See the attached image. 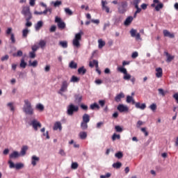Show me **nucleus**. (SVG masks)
I'll return each instance as SVG.
<instances>
[{"mask_svg":"<svg viewBox=\"0 0 178 178\" xmlns=\"http://www.w3.org/2000/svg\"><path fill=\"white\" fill-rule=\"evenodd\" d=\"M111 173L108 172L105 175H101L100 178H109L111 177Z\"/></svg>","mask_w":178,"mask_h":178,"instance_id":"69168bd1","label":"nucleus"},{"mask_svg":"<svg viewBox=\"0 0 178 178\" xmlns=\"http://www.w3.org/2000/svg\"><path fill=\"white\" fill-rule=\"evenodd\" d=\"M75 99L76 101H77V102H81V100L83 99V96L80 95H76Z\"/></svg>","mask_w":178,"mask_h":178,"instance_id":"09e8293b","label":"nucleus"},{"mask_svg":"<svg viewBox=\"0 0 178 178\" xmlns=\"http://www.w3.org/2000/svg\"><path fill=\"white\" fill-rule=\"evenodd\" d=\"M36 109H38L39 111H44V105H42L41 104H37Z\"/></svg>","mask_w":178,"mask_h":178,"instance_id":"603ef678","label":"nucleus"},{"mask_svg":"<svg viewBox=\"0 0 178 178\" xmlns=\"http://www.w3.org/2000/svg\"><path fill=\"white\" fill-rule=\"evenodd\" d=\"M164 37H168L169 38H175V33H171L169 31L165 29L163 31Z\"/></svg>","mask_w":178,"mask_h":178,"instance_id":"a211bd4d","label":"nucleus"},{"mask_svg":"<svg viewBox=\"0 0 178 178\" xmlns=\"http://www.w3.org/2000/svg\"><path fill=\"white\" fill-rule=\"evenodd\" d=\"M51 4L54 5V8H58V6H60V5H62V1L59 0H57L55 2L51 1Z\"/></svg>","mask_w":178,"mask_h":178,"instance_id":"72a5a7b5","label":"nucleus"},{"mask_svg":"<svg viewBox=\"0 0 178 178\" xmlns=\"http://www.w3.org/2000/svg\"><path fill=\"white\" fill-rule=\"evenodd\" d=\"M82 120L83 122L85 123H89L90 122V115L85 113L83 117H82Z\"/></svg>","mask_w":178,"mask_h":178,"instance_id":"393cba45","label":"nucleus"},{"mask_svg":"<svg viewBox=\"0 0 178 178\" xmlns=\"http://www.w3.org/2000/svg\"><path fill=\"white\" fill-rule=\"evenodd\" d=\"M122 22V19L120 18H116L115 19V22H114V24H115V26H119V24Z\"/></svg>","mask_w":178,"mask_h":178,"instance_id":"6e6d98bb","label":"nucleus"},{"mask_svg":"<svg viewBox=\"0 0 178 178\" xmlns=\"http://www.w3.org/2000/svg\"><path fill=\"white\" fill-rule=\"evenodd\" d=\"M140 2H141V0H134V6L137 8V6H138V3H140Z\"/></svg>","mask_w":178,"mask_h":178,"instance_id":"338daca9","label":"nucleus"},{"mask_svg":"<svg viewBox=\"0 0 178 178\" xmlns=\"http://www.w3.org/2000/svg\"><path fill=\"white\" fill-rule=\"evenodd\" d=\"M135 106L136 108H137V109H141L142 111H144V109L147 108V106L145 105V103L141 104L140 102H135Z\"/></svg>","mask_w":178,"mask_h":178,"instance_id":"4be33fe9","label":"nucleus"},{"mask_svg":"<svg viewBox=\"0 0 178 178\" xmlns=\"http://www.w3.org/2000/svg\"><path fill=\"white\" fill-rule=\"evenodd\" d=\"M38 65V62L37 60H34L33 63L29 61V66H33V67H37Z\"/></svg>","mask_w":178,"mask_h":178,"instance_id":"49530a36","label":"nucleus"},{"mask_svg":"<svg viewBox=\"0 0 178 178\" xmlns=\"http://www.w3.org/2000/svg\"><path fill=\"white\" fill-rule=\"evenodd\" d=\"M58 45L62 48H67V41H60Z\"/></svg>","mask_w":178,"mask_h":178,"instance_id":"f704fd0d","label":"nucleus"},{"mask_svg":"<svg viewBox=\"0 0 178 178\" xmlns=\"http://www.w3.org/2000/svg\"><path fill=\"white\" fill-rule=\"evenodd\" d=\"M27 149H29V146L27 145H24L22 146V147L21 148V151H20V156H24V155H26V152H27Z\"/></svg>","mask_w":178,"mask_h":178,"instance_id":"5701e85b","label":"nucleus"},{"mask_svg":"<svg viewBox=\"0 0 178 178\" xmlns=\"http://www.w3.org/2000/svg\"><path fill=\"white\" fill-rule=\"evenodd\" d=\"M64 10L66 15H69V16H72V15H73V11H72L69 8H65Z\"/></svg>","mask_w":178,"mask_h":178,"instance_id":"ea45409f","label":"nucleus"},{"mask_svg":"<svg viewBox=\"0 0 178 178\" xmlns=\"http://www.w3.org/2000/svg\"><path fill=\"white\" fill-rule=\"evenodd\" d=\"M7 106H8V108H10L11 112H15V106H13V103H12V102L8 103Z\"/></svg>","mask_w":178,"mask_h":178,"instance_id":"4c0bfd02","label":"nucleus"},{"mask_svg":"<svg viewBox=\"0 0 178 178\" xmlns=\"http://www.w3.org/2000/svg\"><path fill=\"white\" fill-rule=\"evenodd\" d=\"M138 56V52H137V51H134L131 54V58L132 59H136V58H137Z\"/></svg>","mask_w":178,"mask_h":178,"instance_id":"052dcab7","label":"nucleus"},{"mask_svg":"<svg viewBox=\"0 0 178 178\" xmlns=\"http://www.w3.org/2000/svg\"><path fill=\"white\" fill-rule=\"evenodd\" d=\"M53 130H59L60 131H62V123H60V122H56L54 123Z\"/></svg>","mask_w":178,"mask_h":178,"instance_id":"aec40b11","label":"nucleus"},{"mask_svg":"<svg viewBox=\"0 0 178 178\" xmlns=\"http://www.w3.org/2000/svg\"><path fill=\"white\" fill-rule=\"evenodd\" d=\"M55 22L57 23L58 29H61L62 30H63V29L66 27V24H65V22L62 21V19L58 17H56Z\"/></svg>","mask_w":178,"mask_h":178,"instance_id":"1a4fd4ad","label":"nucleus"},{"mask_svg":"<svg viewBox=\"0 0 178 178\" xmlns=\"http://www.w3.org/2000/svg\"><path fill=\"white\" fill-rule=\"evenodd\" d=\"M8 59H9V56L6 55V56H3V57H1V60L2 62H5V60H8Z\"/></svg>","mask_w":178,"mask_h":178,"instance_id":"e2e57ef3","label":"nucleus"},{"mask_svg":"<svg viewBox=\"0 0 178 178\" xmlns=\"http://www.w3.org/2000/svg\"><path fill=\"white\" fill-rule=\"evenodd\" d=\"M86 72H87V70L84 68V67H80L78 70L79 74H86Z\"/></svg>","mask_w":178,"mask_h":178,"instance_id":"a19ab883","label":"nucleus"},{"mask_svg":"<svg viewBox=\"0 0 178 178\" xmlns=\"http://www.w3.org/2000/svg\"><path fill=\"white\" fill-rule=\"evenodd\" d=\"M88 122H81V129L82 130H87L88 129Z\"/></svg>","mask_w":178,"mask_h":178,"instance_id":"c756f323","label":"nucleus"},{"mask_svg":"<svg viewBox=\"0 0 178 178\" xmlns=\"http://www.w3.org/2000/svg\"><path fill=\"white\" fill-rule=\"evenodd\" d=\"M26 23L25 24L26 27H31L33 26V23L30 22V20H26Z\"/></svg>","mask_w":178,"mask_h":178,"instance_id":"0e129e2a","label":"nucleus"},{"mask_svg":"<svg viewBox=\"0 0 178 178\" xmlns=\"http://www.w3.org/2000/svg\"><path fill=\"white\" fill-rule=\"evenodd\" d=\"M115 131H117V133H122V131H123V128H122V127L119 126V125H116L115 127Z\"/></svg>","mask_w":178,"mask_h":178,"instance_id":"a18cd8bd","label":"nucleus"},{"mask_svg":"<svg viewBox=\"0 0 178 178\" xmlns=\"http://www.w3.org/2000/svg\"><path fill=\"white\" fill-rule=\"evenodd\" d=\"M122 98H124V93L121 92L115 96V102H120V101H122Z\"/></svg>","mask_w":178,"mask_h":178,"instance_id":"6ab92c4d","label":"nucleus"},{"mask_svg":"<svg viewBox=\"0 0 178 178\" xmlns=\"http://www.w3.org/2000/svg\"><path fill=\"white\" fill-rule=\"evenodd\" d=\"M155 3H158V5L155 7ZM152 8H155L156 12H159L162 8H163V3H159V0H154L153 3L151 5Z\"/></svg>","mask_w":178,"mask_h":178,"instance_id":"9d476101","label":"nucleus"},{"mask_svg":"<svg viewBox=\"0 0 178 178\" xmlns=\"http://www.w3.org/2000/svg\"><path fill=\"white\" fill-rule=\"evenodd\" d=\"M81 35H83V31H80L75 34V36L72 40V45L74 48H80L81 44H80V41H81Z\"/></svg>","mask_w":178,"mask_h":178,"instance_id":"f03ea898","label":"nucleus"},{"mask_svg":"<svg viewBox=\"0 0 178 178\" xmlns=\"http://www.w3.org/2000/svg\"><path fill=\"white\" fill-rule=\"evenodd\" d=\"M75 112H79V106H75L73 104H70L67 107V115L68 116H73Z\"/></svg>","mask_w":178,"mask_h":178,"instance_id":"7ed1b4c3","label":"nucleus"},{"mask_svg":"<svg viewBox=\"0 0 178 178\" xmlns=\"http://www.w3.org/2000/svg\"><path fill=\"white\" fill-rule=\"evenodd\" d=\"M40 162V157L33 155L31 157V165H33V166H36L37 163Z\"/></svg>","mask_w":178,"mask_h":178,"instance_id":"4468645a","label":"nucleus"},{"mask_svg":"<svg viewBox=\"0 0 178 178\" xmlns=\"http://www.w3.org/2000/svg\"><path fill=\"white\" fill-rule=\"evenodd\" d=\"M29 56L31 59H34V58H35V51L29 52Z\"/></svg>","mask_w":178,"mask_h":178,"instance_id":"680f3d73","label":"nucleus"},{"mask_svg":"<svg viewBox=\"0 0 178 178\" xmlns=\"http://www.w3.org/2000/svg\"><path fill=\"white\" fill-rule=\"evenodd\" d=\"M149 108L151 109V111H153V112L156 111V104H152V105L149 106Z\"/></svg>","mask_w":178,"mask_h":178,"instance_id":"4d7b16f0","label":"nucleus"},{"mask_svg":"<svg viewBox=\"0 0 178 178\" xmlns=\"http://www.w3.org/2000/svg\"><path fill=\"white\" fill-rule=\"evenodd\" d=\"M144 124V122L141 121V120H138L136 123V127L138 129H140V127H141V126H143Z\"/></svg>","mask_w":178,"mask_h":178,"instance_id":"864d4df0","label":"nucleus"},{"mask_svg":"<svg viewBox=\"0 0 178 178\" xmlns=\"http://www.w3.org/2000/svg\"><path fill=\"white\" fill-rule=\"evenodd\" d=\"M22 15H24L26 20H31L33 16L31 15V12H30L29 6H24L21 12Z\"/></svg>","mask_w":178,"mask_h":178,"instance_id":"423d86ee","label":"nucleus"},{"mask_svg":"<svg viewBox=\"0 0 178 178\" xmlns=\"http://www.w3.org/2000/svg\"><path fill=\"white\" fill-rule=\"evenodd\" d=\"M77 168H79V163H77L76 162H74L72 163V165H71L72 169L76 170V169H77Z\"/></svg>","mask_w":178,"mask_h":178,"instance_id":"8fccbe9b","label":"nucleus"},{"mask_svg":"<svg viewBox=\"0 0 178 178\" xmlns=\"http://www.w3.org/2000/svg\"><path fill=\"white\" fill-rule=\"evenodd\" d=\"M163 74V72L162 70V68L161 67H157L156 68V77L158 79H161Z\"/></svg>","mask_w":178,"mask_h":178,"instance_id":"f3484780","label":"nucleus"},{"mask_svg":"<svg viewBox=\"0 0 178 178\" xmlns=\"http://www.w3.org/2000/svg\"><path fill=\"white\" fill-rule=\"evenodd\" d=\"M13 56H23V51L22 50H19L16 54H13Z\"/></svg>","mask_w":178,"mask_h":178,"instance_id":"13d9d810","label":"nucleus"},{"mask_svg":"<svg viewBox=\"0 0 178 178\" xmlns=\"http://www.w3.org/2000/svg\"><path fill=\"white\" fill-rule=\"evenodd\" d=\"M127 104H130V102H132L133 105H134V104H136V101H134V99H133V97H131V96L127 97Z\"/></svg>","mask_w":178,"mask_h":178,"instance_id":"2f4dec72","label":"nucleus"},{"mask_svg":"<svg viewBox=\"0 0 178 178\" xmlns=\"http://www.w3.org/2000/svg\"><path fill=\"white\" fill-rule=\"evenodd\" d=\"M24 106L22 108L23 112L26 115H29L30 116L34 115V108H33V106L31 105V102H29V99H24Z\"/></svg>","mask_w":178,"mask_h":178,"instance_id":"f257e3e1","label":"nucleus"},{"mask_svg":"<svg viewBox=\"0 0 178 178\" xmlns=\"http://www.w3.org/2000/svg\"><path fill=\"white\" fill-rule=\"evenodd\" d=\"M29 33H30V31L29 29L26 28L22 31V37L23 38H26L27 35H29Z\"/></svg>","mask_w":178,"mask_h":178,"instance_id":"c85d7f7f","label":"nucleus"},{"mask_svg":"<svg viewBox=\"0 0 178 178\" xmlns=\"http://www.w3.org/2000/svg\"><path fill=\"white\" fill-rule=\"evenodd\" d=\"M70 83L67 81H63L61 83L60 88L58 91V94L62 95L63 92H66L67 91V88L69 87Z\"/></svg>","mask_w":178,"mask_h":178,"instance_id":"6e6552de","label":"nucleus"},{"mask_svg":"<svg viewBox=\"0 0 178 178\" xmlns=\"http://www.w3.org/2000/svg\"><path fill=\"white\" fill-rule=\"evenodd\" d=\"M117 109L121 113H123V112H129V107L124 104H119Z\"/></svg>","mask_w":178,"mask_h":178,"instance_id":"f8f14e48","label":"nucleus"},{"mask_svg":"<svg viewBox=\"0 0 178 178\" xmlns=\"http://www.w3.org/2000/svg\"><path fill=\"white\" fill-rule=\"evenodd\" d=\"M15 168V169L19 170V169H22V168H24V164H23L22 163H16Z\"/></svg>","mask_w":178,"mask_h":178,"instance_id":"58836bf2","label":"nucleus"},{"mask_svg":"<svg viewBox=\"0 0 178 178\" xmlns=\"http://www.w3.org/2000/svg\"><path fill=\"white\" fill-rule=\"evenodd\" d=\"M98 44H99V48L101 49L105 47V41L102 40V39H99L98 40Z\"/></svg>","mask_w":178,"mask_h":178,"instance_id":"473e14b6","label":"nucleus"},{"mask_svg":"<svg viewBox=\"0 0 178 178\" xmlns=\"http://www.w3.org/2000/svg\"><path fill=\"white\" fill-rule=\"evenodd\" d=\"M117 140H120V135L114 134L112 136L113 141H115Z\"/></svg>","mask_w":178,"mask_h":178,"instance_id":"c03bdc74","label":"nucleus"},{"mask_svg":"<svg viewBox=\"0 0 178 178\" xmlns=\"http://www.w3.org/2000/svg\"><path fill=\"white\" fill-rule=\"evenodd\" d=\"M141 131L144 133L145 137L148 136V131H147V129L145 127L141 128Z\"/></svg>","mask_w":178,"mask_h":178,"instance_id":"bf43d9fd","label":"nucleus"},{"mask_svg":"<svg viewBox=\"0 0 178 178\" xmlns=\"http://www.w3.org/2000/svg\"><path fill=\"white\" fill-rule=\"evenodd\" d=\"M70 81V83H79L80 81V79L76 76H72Z\"/></svg>","mask_w":178,"mask_h":178,"instance_id":"7c9ffc66","label":"nucleus"},{"mask_svg":"<svg viewBox=\"0 0 178 178\" xmlns=\"http://www.w3.org/2000/svg\"><path fill=\"white\" fill-rule=\"evenodd\" d=\"M113 168H114L115 169H120V168H122V163L120 162L114 163L113 164Z\"/></svg>","mask_w":178,"mask_h":178,"instance_id":"c9c22d12","label":"nucleus"},{"mask_svg":"<svg viewBox=\"0 0 178 178\" xmlns=\"http://www.w3.org/2000/svg\"><path fill=\"white\" fill-rule=\"evenodd\" d=\"M8 163H9V165H9L10 169H13V168H15L16 164L15 165V163H14L13 162H12L11 160H9V161H8Z\"/></svg>","mask_w":178,"mask_h":178,"instance_id":"5fc2aeb1","label":"nucleus"},{"mask_svg":"<svg viewBox=\"0 0 178 178\" xmlns=\"http://www.w3.org/2000/svg\"><path fill=\"white\" fill-rule=\"evenodd\" d=\"M129 33L131 34V36L134 38H136V40H141V35H140V33H137L136 29H131Z\"/></svg>","mask_w":178,"mask_h":178,"instance_id":"9b49d317","label":"nucleus"},{"mask_svg":"<svg viewBox=\"0 0 178 178\" xmlns=\"http://www.w3.org/2000/svg\"><path fill=\"white\" fill-rule=\"evenodd\" d=\"M29 126H31L35 130V131H38V129H41L42 127V124H41V122L38 121V120L33 118L29 122Z\"/></svg>","mask_w":178,"mask_h":178,"instance_id":"20e7f679","label":"nucleus"},{"mask_svg":"<svg viewBox=\"0 0 178 178\" xmlns=\"http://www.w3.org/2000/svg\"><path fill=\"white\" fill-rule=\"evenodd\" d=\"M173 98L175 99V101H177V103L178 104V93L174 94Z\"/></svg>","mask_w":178,"mask_h":178,"instance_id":"774afa93","label":"nucleus"},{"mask_svg":"<svg viewBox=\"0 0 178 178\" xmlns=\"http://www.w3.org/2000/svg\"><path fill=\"white\" fill-rule=\"evenodd\" d=\"M70 67L71 69H77V63H74V61H71L70 63Z\"/></svg>","mask_w":178,"mask_h":178,"instance_id":"79ce46f5","label":"nucleus"},{"mask_svg":"<svg viewBox=\"0 0 178 178\" xmlns=\"http://www.w3.org/2000/svg\"><path fill=\"white\" fill-rule=\"evenodd\" d=\"M164 54L165 55L167 59H166V62H168V63L172 62L173 60V59H175V56H172L170 54H168V51H164Z\"/></svg>","mask_w":178,"mask_h":178,"instance_id":"dca6fc26","label":"nucleus"},{"mask_svg":"<svg viewBox=\"0 0 178 178\" xmlns=\"http://www.w3.org/2000/svg\"><path fill=\"white\" fill-rule=\"evenodd\" d=\"M115 156L118 159H122V158H123V153L122 152H118L115 153Z\"/></svg>","mask_w":178,"mask_h":178,"instance_id":"37998d69","label":"nucleus"},{"mask_svg":"<svg viewBox=\"0 0 178 178\" xmlns=\"http://www.w3.org/2000/svg\"><path fill=\"white\" fill-rule=\"evenodd\" d=\"M118 72H120V73H123V74H124L123 76L124 80L129 81L131 79V75L127 73V70L126 68L123 67H118Z\"/></svg>","mask_w":178,"mask_h":178,"instance_id":"0eeeda50","label":"nucleus"},{"mask_svg":"<svg viewBox=\"0 0 178 178\" xmlns=\"http://www.w3.org/2000/svg\"><path fill=\"white\" fill-rule=\"evenodd\" d=\"M95 108L97 109H99V106L98 105V104L94 103L90 105V109L94 110V109H95Z\"/></svg>","mask_w":178,"mask_h":178,"instance_id":"de8ad7c7","label":"nucleus"},{"mask_svg":"<svg viewBox=\"0 0 178 178\" xmlns=\"http://www.w3.org/2000/svg\"><path fill=\"white\" fill-rule=\"evenodd\" d=\"M19 66L20 67H22V69H26V67L27 66V63L24 62V58H22Z\"/></svg>","mask_w":178,"mask_h":178,"instance_id":"e433bc0d","label":"nucleus"},{"mask_svg":"<svg viewBox=\"0 0 178 178\" xmlns=\"http://www.w3.org/2000/svg\"><path fill=\"white\" fill-rule=\"evenodd\" d=\"M89 66L90 67H94L95 66L96 69H98V60H93L92 61H90Z\"/></svg>","mask_w":178,"mask_h":178,"instance_id":"a878e982","label":"nucleus"},{"mask_svg":"<svg viewBox=\"0 0 178 178\" xmlns=\"http://www.w3.org/2000/svg\"><path fill=\"white\" fill-rule=\"evenodd\" d=\"M134 17L129 16L128 17H127V19H125L124 24V26H130V24H131V22H133Z\"/></svg>","mask_w":178,"mask_h":178,"instance_id":"b1692460","label":"nucleus"},{"mask_svg":"<svg viewBox=\"0 0 178 178\" xmlns=\"http://www.w3.org/2000/svg\"><path fill=\"white\" fill-rule=\"evenodd\" d=\"M39 46L42 49H44L45 47L47 46V41L44 40H40L39 42Z\"/></svg>","mask_w":178,"mask_h":178,"instance_id":"cd10ccee","label":"nucleus"},{"mask_svg":"<svg viewBox=\"0 0 178 178\" xmlns=\"http://www.w3.org/2000/svg\"><path fill=\"white\" fill-rule=\"evenodd\" d=\"M79 137L81 138V140H86V138H87V132L81 131L79 134Z\"/></svg>","mask_w":178,"mask_h":178,"instance_id":"bb28decb","label":"nucleus"},{"mask_svg":"<svg viewBox=\"0 0 178 178\" xmlns=\"http://www.w3.org/2000/svg\"><path fill=\"white\" fill-rule=\"evenodd\" d=\"M106 5H108V1H102V8L103 10H106V13H109L110 8Z\"/></svg>","mask_w":178,"mask_h":178,"instance_id":"ddd939ff","label":"nucleus"},{"mask_svg":"<svg viewBox=\"0 0 178 178\" xmlns=\"http://www.w3.org/2000/svg\"><path fill=\"white\" fill-rule=\"evenodd\" d=\"M58 154L59 155H60L61 156H66V152H65V150L63 149H60L58 151Z\"/></svg>","mask_w":178,"mask_h":178,"instance_id":"3c124183","label":"nucleus"},{"mask_svg":"<svg viewBox=\"0 0 178 178\" xmlns=\"http://www.w3.org/2000/svg\"><path fill=\"white\" fill-rule=\"evenodd\" d=\"M20 157V153L17 151H14L9 156L10 159H17V158Z\"/></svg>","mask_w":178,"mask_h":178,"instance_id":"2eb2a0df","label":"nucleus"},{"mask_svg":"<svg viewBox=\"0 0 178 178\" xmlns=\"http://www.w3.org/2000/svg\"><path fill=\"white\" fill-rule=\"evenodd\" d=\"M127 6H129L127 1H122L120 3L118 8V13H120V15H124V13L127 12Z\"/></svg>","mask_w":178,"mask_h":178,"instance_id":"39448f33","label":"nucleus"},{"mask_svg":"<svg viewBox=\"0 0 178 178\" xmlns=\"http://www.w3.org/2000/svg\"><path fill=\"white\" fill-rule=\"evenodd\" d=\"M44 26V22L42 21H39L37 22L36 24H35V31H40L41 30V28Z\"/></svg>","mask_w":178,"mask_h":178,"instance_id":"412c9836","label":"nucleus"}]
</instances>
